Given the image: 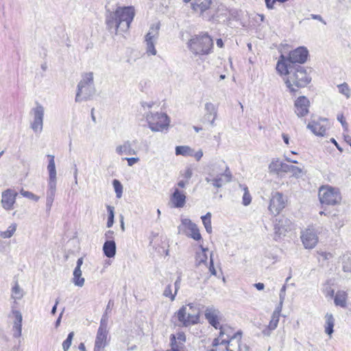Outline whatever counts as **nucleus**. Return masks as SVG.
<instances>
[{"label": "nucleus", "instance_id": "1", "mask_svg": "<svg viewBox=\"0 0 351 351\" xmlns=\"http://www.w3.org/2000/svg\"><path fill=\"white\" fill-rule=\"evenodd\" d=\"M135 12L132 6L119 7L114 12L107 10L106 14V23L108 28L118 32H126L132 23Z\"/></svg>", "mask_w": 351, "mask_h": 351}, {"label": "nucleus", "instance_id": "2", "mask_svg": "<svg viewBox=\"0 0 351 351\" xmlns=\"http://www.w3.org/2000/svg\"><path fill=\"white\" fill-rule=\"evenodd\" d=\"M241 331L234 332L231 327L224 325L220 327L219 334L212 345L213 347L224 346L227 351H241Z\"/></svg>", "mask_w": 351, "mask_h": 351}, {"label": "nucleus", "instance_id": "3", "mask_svg": "<svg viewBox=\"0 0 351 351\" xmlns=\"http://www.w3.org/2000/svg\"><path fill=\"white\" fill-rule=\"evenodd\" d=\"M311 70L300 65H295L290 75L285 80L286 86L291 93H295L296 88H304L311 81Z\"/></svg>", "mask_w": 351, "mask_h": 351}, {"label": "nucleus", "instance_id": "4", "mask_svg": "<svg viewBox=\"0 0 351 351\" xmlns=\"http://www.w3.org/2000/svg\"><path fill=\"white\" fill-rule=\"evenodd\" d=\"M199 308L193 303H189L182 306L176 313L179 325L189 326L196 324L199 320Z\"/></svg>", "mask_w": 351, "mask_h": 351}, {"label": "nucleus", "instance_id": "5", "mask_svg": "<svg viewBox=\"0 0 351 351\" xmlns=\"http://www.w3.org/2000/svg\"><path fill=\"white\" fill-rule=\"evenodd\" d=\"M95 92L93 73H85L82 75V79L77 84L75 101L88 100L95 94Z\"/></svg>", "mask_w": 351, "mask_h": 351}, {"label": "nucleus", "instance_id": "6", "mask_svg": "<svg viewBox=\"0 0 351 351\" xmlns=\"http://www.w3.org/2000/svg\"><path fill=\"white\" fill-rule=\"evenodd\" d=\"M189 49L195 55L208 54L213 46V39L207 34L195 36L188 43Z\"/></svg>", "mask_w": 351, "mask_h": 351}, {"label": "nucleus", "instance_id": "7", "mask_svg": "<svg viewBox=\"0 0 351 351\" xmlns=\"http://www.w3.org/2000/svg\"><path fill=\"white\" fill-rule=\"evenodd\" d=\"M146 119L149 128L153 132L162 131L167 129L169 124L167 115L162 112H150L147 114Z\"/></svg>", "mask_w": 351, "mask_h": 351}, {"label": "nucleus", "instance_id": "8", "mask_svg": "<svg viewBox=\"0 0 351 351\" xmlns=\"http://www.w3.org/2000/svg\"><path fill=\"white\" fill-rule=\"evenodd\" d=\"M319 198L322 204L335 205L341 202V197L337 189L332 186H322L319 191Z\"/></svg>", "mask_w": 351, "mask_h": 351}, {"label": "nucleus", "instance_id": "9", "mask_svg": "<svg viewBox=\"0 0 351 351\" xmlns=\"http://www.w3.org/2000/svg\"><path fill=\"white\" fill-rule=\"evenodd\" d=\"M108 317L106 315H103L100 320V325L97 330L94 351H104L107 346V337H108Z\"/></svg>", "mask_w": 351, "mask_h": 351}, {"label": "nucleus", "instance_id": "10", "mask_svg": "<svg viewBox=\"0 0 351 351\" xmlns=\"http://www.w3.org/2000/svg\"><path fill=\"white\" fill-rule=\"evenodd\" d=\"M30 113L33 117V121L31 123V128L35 132H41L43 128L45 114L44 107L41 104L36 103V107L32 109Z\"/></svg>", "mask_w": 351, "mask_h": 351}, {"label": "nucleus", "instance_id": "11", "mask_svg": "<svg viewBox=\"0 0 351 351\" xmlns=\"http://www.w3.org/2000/svg\"><path fill=\"white\" fill-rule=\"evenodd\" d=\"M160 24L152 25L148 33L145 36V43L147 45L146 52L148 55L155 56L157 53L154 47V43L158 39L159 35Z\"/></svg>", "mask_w": 351, "mask_h": 351}, {"label": "nucleus", "instance_id": "12", "mask_svg": "<svg viewBox=\"0 0 351 351\" xmlns=\"http://www.w3.org/2000/svg\"><path fill=\"white\" fill-rule=\"evenodd\" d=\"M285 207V200L280 192H273L269 201L268 209L274 215H278Z\"/></svg>", "mask_w": 351, "mask_h": 351}, {"label": "nucleus", "instance_id": "13", "mask_svg": "<svg viewBox=\"0 0 351 351\" xmlns=\"http://www.w3.org/2000/svg\"><path fill=\"white\" fill-rule=\"evenodd\" d=\"M300 238L306 249L314 248L318 242L317 231L313 228L302 231Z\"/></svg>", "mask_w": 351, "mask_h": 351}, {"label": "nucleus", "instance_id": "14", "mask_svg": "<svg viewBox=\"0 0 351 351\" xmlns=\"http://www.w3.org/2000/svg\"><path fill=\"white\" fill-rule=\"evenodd\" d=\"M182 228L187 229L188 232H186V234L195 241L202 239V236L199 233V230L195 223L191 221L189 219H184L182 220V224L178 227L179 232H180Z\"/></svg>", "mask_w": 351, "mask_h": 351}, {"label": "nucleus", "instance_id": "15", "mask_svg": "<svg viewBox=\"0 0 351 351\" xmlns=\"http://www.w3.org/2000/svg\"><path fill=\"white\" fill-rule=\"evenodd\" d=\"M291 227L292 222L289 219L284 216L279 217L274 225L275 239L277 240V237L279 238L281 235L291 230Z\"/></svg>", "mask_w": 351, "mask_h": 351}, {"label": "nucleus", "instance_id": "16", "mask_svg": "<svg viewBox=\"0 0 351 351\" xmlns=\"http://www.w3.org/2000/svg\"><path fill=\"white\" fill-rule=\"evenodd\" d=\"M17 195L18 193L14 190L10 189L3 191L1 201L2 207L6 210L13 209Z\"/></svg>", "mask_w": 351, "mask_h": 351}, {"label": "nucleus", "instance_id": "17", "mask_svg": "<svg viewBox=\"0 0 351 351\" xmlns=\"http://www.w3.org/2000/svg\"><path fill=\"white\" fill-rule=\"evenodd\" d=\"M326 122V119H311L307 125V128L309 129L315 135L323 136L325 134L326 126L324 123Z\"/></svg>", "mask_w": 351, "mask_h": 351}, {"label": "nucleus", "instance_id": "18", "mask_svg": "<svg viewBox=\"0 0 351 351\" xmlns=\"http://www.w3.org/2000/svg\"><path fill=\"white\" fill-rule=\"evenodd\" d=\"M310 101L305 96H300L294 102L295 113L298 117H303L308 112Z\"/></svg>", "mask_w": 351, "mask_h": 351}, {"label": "nucleus", "instance_id": "19", "mask_svg": "<svg viewBox=\"0 0 351 351\" xmlns=\"http://www.w3.org/2000/svg\"><path fill=\"white\" fill-rule=\"evenodd\" d=\"M308 55V51L306 48L300 47L291 51L289 54L288 58L293 65L295 63L303 64L306 61Z\"/></svg>", "mask_w": 351, "mask_h": 351}, {"label": "nucleus", "instance_id": "20", "mask_svg": "<svg viewBox=\"0 0 351 351\" xmlns=\"http://www.w3.org/2000/svg\"><path fill=\"white\" fill-rule=\"evenodd\" d=\"M205 317L208 323L216 329L218 328L220 329V327L222 326L219 323V320L221 319V313L218 309L214 308L213 306H208L206 308Z\"/></svg>", "mask_w": 351, "mask_h": 351}, {"label": "nucleus", "instance_id": "21", "mask_svg": "<svg viewBox=\"0 0 351 351\" xmlns=\"http://www.w3.org/2000/svg\"><path fill=\"white\" fill-rule=\"evenodd\" d=\"M205 180L207 183L211 184L215 187L220 188L224 184L231 181V173L228 169V167H226L224 173L220 174V176H218L215 178H206Z\"/></svg>", "mask_w": 351, "mask_h": 351}, {"label": "nucleus", "instance_id": "22", "mask_svg": "<svg viewBox=\"0 0 351 351\" xmlns=\"http://www.w3.org/2000/svg\"><path fill=\"white\" fill-rule=\"evenodd\" d=\"M295 65H293L288 58H285L283 55L280 56L277 65L276 70L280 75H290V72L292 71Z\"/></svg>", "mask_w": 351, "mask_h": 351}, {"label": "nucleus", "instance_id": "23", "mask_svg": "<svg viewBox=\"0 0 351 351\" xmlns=\"http://www.w3.org/2000/svg\"><path fill=\"white\" fill-rule=\"evenodd\" d=\"M135 141H125L123 143L117 145L115 148L116 153L119 155H136L137 151L132 148V144Z\"/></svg>", "mask_w": 351, "mask_h": 351}, {"label": "nucleus", "instance_id": "24", "mask_svg": "<svg viewBox=\"0 0 351 351\" xmlns=\"http://www.w3.org/2000/svg\"><path fill=\"white\" fill-rule=\"evenodd\" d=\"M170 200L175 208H182L186 203L185 193L180 191L178 189H175Z\"/></svg>", "mask_w": 351, "mask_h": 351}, {"label": "nucleus", "instance_id": "25", "mask_svg": "<svg viewBox=\"0 0 351 351\" xmlns=\"http://www.w3.org/2000/svg\"><path fill=\"white\" fill-rule=\"evenodd\" d=\"M56 193V182H48V188L46 195V207L49 211L51 208Z\"/></svg>", "mask_w": 351, "mask_h": 351}, {"label": "nucleus", "instance_id": "26", "mask_svg": "<svg viewBox=\"0 0 351 351\" xmlns=\"http://www.w3.org/2000/svg\"><path fill=\"white\" fill-rule=\"evenodd\" d=\"M206 114L204 119L208 121L211 126H215V121L217 118V111L215 105L210 102H207L205 104Z\"/></svg>", "mask_w": 351, "mask_h": 351}, {"label": "nucleus", "instance_id": "27", "mask_svg": "<svg viewBox=\"0 0 351 351\" xmlns=\"http://www.w3.org/2000/svg\"><path fill=\"white\" fill-rule=\"evenodd\" d=\"M213 0H196L191 3L192 9L195 11L200 10L202 13L210 8Z\"/></svg>", "mask_w": 351, "mask_h": 351}, {"label": "nucleus", "instance_id": "28", "mask_svg": "<svg viewBox=\"0 0 351 351\" xmlns=\"http://www.w3.org/2000/svg\"><path fill=\"white\" fill-rule=\"evenodd\" d=\"M48 158H49V164L47 165V170L49 172V180L48 182H56V164L54 161V156L48 155Z\"/></svg>", "mask_w": 351, "mask_h": 351}, {"label": "nucleus", "instance_id": "29", "mask_svg": "<svg viewBox=\"0 0 351 351\" xmlns=\"http://www.w3.org/2000/svg\"><path fill=\"white\" fill-rule=\"evenodd\" d=\"M104 254L108 258H112L116 254V243L114 241H106L103 245Z\"/></svg>", "mask_w": 351, "mask_h": 351}, {"label": "nucleus", "instance_id": "30", "mask_svg": "<svg viewBox=\"0 0 351 351\" xmlns=\"http://www.w3.org/2000/svg\"><path fill=\"white\" fill-rule=\"evenodd\" d=\"M199 248L201 250L197 252L195 255V263L197 265H200L202 263L206 264L208 259L206 252L208 251V249L204 247L202 245H200Z\"/></svg>", "mask_w": 351, "mask_h": 351}, {"label": "nucleus", "instance_id": "31", "mask_svg": "<svg viewBox=\"0 0 351 351\" xmlns=\"http://www.w3.org/2000/svg\"><path fill=\"white\" fill-rule=\"evenodd\" d=\"M348 293L344 291H338L335 296L334 302L335 305L341 307L346 306Z\"/></svg>", "mask_w": 351, "mask_h": 351}, {"label": "nucleus", "instance_id": "32", "mask_svg": "<svg viewBox=\"0 0 351 351\" xmlns=\"http://www.w3.org/2000/svg\"><path fill=\"white\" fill-rule=\"evenodd\" d=\"M335 325V319L332 314L326 313L325 315V332L330 337L333 333V327Z\"/></svg>", "mask_w": 351, "mask_h": 351}, {"label": "nucleus", "instance_id": "33", "mask_svg": "<svg viewBox=\"0 0 351 351\" xmlns=\"http://www.w3.org/2000/svg\"><path fill=\"white\" fill-rule=\"evenodd\" d=\"M281 311H282V308L280 306H277L276 308L275 309V311L272 313L271 319L268 326L273 330L277 328L278 324L279 322Z\"/></svg>", "mask_w": 351, "mask_h": 351}, {"label": "nucleus", "instance_id": "34", "mask_svg": "<svg viewBox=\"0 0 351 351\" xmlns=\"http://www.w3.org/2000/svg\"><path fill=\"white\" fill-rule=\"evenodd\" d=\"M282 172H289L292 173L293 176L299 178L302 174V169L298 167L285 163Z\"/></svg>", "mask_w": 351, "mask_h": 351}, {"label": "nucleus", "instance_id": "35", "mask_svg": "<svg viewBox=\"0 0 351 351\" xmlns=\"http://www.w3.org/2000/svg\"><path fill=\"white\" fill-rule=\"evenodd\" d=\"M85 280L83 277H82V270L81 269L75 268L73 271V284L79 287H82L84 285Z\"/></svg>", "mask_w": 351, "mask_h": 351}, {"label": "nucleus", "instance_id": "36", "mask_svg": "<svg viewBox=\"0 0 351 351\" xmlns=\"http://www.w3.org/2000/svg\"><path fill=\"white\" fill-rule=\"evenodd\" d=\"M284 165L279 159H274L269 165V171L276 173L282 172Z\"/></svg>", "mask_w": 351, "mask_h": 351}, {"label": "nucleus", "instance_id": "37", "mask_svg": "<svg viewBox=\"0 0 351 351\" xmlns=\"http://www.w3.org/2000/svg\"><path fill=\"white\" fill-rule=\"evenodd\" d=\"M211 216V213L208 212L201 217L204 228L209 234L212 232Z\"/></svg>", "mask_w": 351, "mask_h": 351}, {"label": "nucleus", "instance_id": "38", "mask_svg": "<svg viewBox=\"0 0 351 351\" xmlns=\"http://www.w3.org/2000/svg\"><path fill=\"white\" fill-rule=\"evenodd\" d=\"M17 228L16 223H12L5 231L0 232V236L3 239H9L13 236Z\"/></svg>", "mask_w": 351, "mask_h": 351}, {"label": "nucleus", "instance_id": "39", "mask_svg": "<svg viewBox=\"0 0 351 351\" xmlns=\"http://www.w3.org/2000/svg\"><path fill=\"white\" fill-rule=\"evenodd\" d=\"M170 340L171 348L166 351H183V344H180L179 342L176 341L175 335H171Z\"/></svg>", "mask_w": 351, "mask_h": 351}, {"label": "nucleus", "instance_id": "40", "mask_svg": "<svg viewBox=\"0 0 351 351\" xmlns=\"http://www.w3.org/2000/svg\"><path fill=\"white\" fill-rule=\"evenodd\" d=\"M343 269L351 272V254H345L343 257Z\"/></svg>", "mask_w": 351, "mask_h": 351}, {"label": "nucleus", "instance_id": "41", "mask_svg": "<svg viewBox=\"0 0 351 351\" xmlns=\"http://www.w3.org/2000/svg\"><path fill=\"white\" fill-rule=\"evenodd\" d=\"M176 154L182 156H191V149L188 146H177L176 147Z\"/></svg>", "mask_w": 351, "mask_h": 351}, {"label": "nucleus", "instance_id": "42", "mask_svg": "<svg viewBox=\"0 0 351 351\" xmlns=\"http://www.w3.org/2000/svg\"><path fill=\"white\" fill-rule=\"evenodd\" d=\"M12 297L15 300H21L23 296V290L20 288L18 284H16L12 289Z\"/></svg>", "mask_w": 351, "mask_h": 351}, {"label": "nucleus", "instance_id": "43", "mask_svg": "<svg viewBox=\"0 0 351 351\" xmlns=\"http://www.w3.org/2000/svg\"><path fill=\"white\" fill-rule=\"evenodd\" d=\"M112 184L114 189L116 196L117 198H121L123 193V186L118 180H114Z\"/></svg>", "mask_w": 351, "mask_h": 351}, {"label": "nucleus", "instance_id": "44", "mask_svg": "<svg viewBox=\"0 0 351 351\" xmlns=\"http://www.w3.org/2000/svg\"><path fill=\"white\" fill-rule=\"evenodd\" d=\"M73 336H74V332H71L68 335L67 338L63 341L62 348H63L64 351H68L69 349L70 348L71 343H72V340H73Z\"/></svg>", "mask_w": 351, "mask_h": 351}, {"label": "nucleus", "instance_id": "45", "mask_svg": "<svg viewBox=\"0 0 351 351\" xmlns=\"http://www.w3.org/2000/svg\"><path fill=\"white\" fill-rule=\"evenodd\" d=\"M339 92L345 95L346 98L350 97V89L346 83H343L338 86Z\"/></svg>", "mask_w": 351, "mask_h": 351}, {"label": "nucleus", "instance_id": "46", "mask_svg": "<svg viewBox=\"0 0 351 351\" xmlns=\"http://www.w3.org/2000/svg\"><path fill=\"white\" fill-rule=\"evenodd\" d=\"M107 210H108V221H107V227L108 228H110V227L112 226V225L114 223V207L113 206H107Z\"/></svg>", "mask_w": 351, "mask_h": 351}, {"label": "nucleus", "instance_id": "47", "mask_svg": "<svg viewBox=\"0 0 351 351\" xmlns=\"http://www.w3.org/2000/svg\"><path fill=\"white\" fill-rule=\"evenodd\" d=\"M20 193L23 197H27L29 199L34 200V202H38L39 199L38 196H37L36 195L34 194L33 193H32L30 191H25V190L22 189L20 191Z\"/></svg>", "mask_w": 351, "mask_h": 351}, {"label": "nucleus", "instance_id": "48", "mask_svg": "<svg viewBox=\"0 0 351 351\" xmlns=\"http://www.w3.org/2000/svg\"><path fill=\"white\" fill-rule=\"evenodd\" d=\"M163 295L169 298L171 301H173L175 300L176 293L174 292V293H172L171 291V286L170 285H167L163 292Z\"/></svg>", "mask_w": 351, "mask_h": 351}, {"label": "nucleus", "instance_id": "49", "mask_svg": "<svg viewBox=\"0 0 351 351\" xmlns=\"http://www.w3.org/2000/svg\"><path fill=\"white\" fill-rule=\"evenodd\" d=\"M12 313L15 317V321L14 322V325L22 326V315L20 311L17 310L12 311Z\"/></svg>", "mask_w": 351, "mask_h": 351}, {"label": "nucleus", "instance_id": "50", "mask_svg": "<svg viewBox=\"0 0 351 351\" xmlns=\"http://www.w3.org/2000/svg\"><path fill=\"white\" fill-rule=\"evenodd\" d=\"M244 191L245 192L243 196V204L244 206H247L250 204L252 198L247 187L244 188Z\"/></svg>", "mask_w": 351, "mask_h": 351}, {"label": "nucleus", "instance_id": "51", "mask_svg": "<svg viewBox=\"0 0 351 351\" xmlns=\"http://www.w3.org/2000/svg\"><path fill=\"white\" fill-rule=\"evenodd\" d=\"M286 287H287L285 285L282 286V287L280 289V295H279L280 301H279V304L278 306H280L281 308H282V304H283V302H284V300L285 298Z\"/></svg>", "mask_w": 351, "mask_h": 351}, {"label": "nucleus", "instance_id": "52", "mask_svg": "<svg viewBox=\"0 0 351 351\" xmlns=\"http://www.w3.org/2000/svg\"><path fill=\"white\" fill-rule=\"evenodd\" d=\"M13 336L16 338L21 336L22 333V326L13 325Z\"/></svg>", "mask_w": 351, "mask_h": 351}, {"label": "nucleus", "instance_id": "53", "mask_svg": "<svg viewBox=\"0 0 351 351\" xmlns=\"http://www.w3.org/2000/svg\"><path fill=\"white\" fill-rule=\"evenodd\" d=\"M176 336V341L179 342L180 344H184L186 341V336L184 332H178Z\"/></svg>", "mask_w": 351, "mask_h": 351}, {"label": "nucleus", "instance_id": "54", "mask_svg": "<svg viewBox=\"0 0 351 351\" xmlns=\"http://www.w3.org/2000/svg\"><path fill=\"white\" fill-rule=\"evenodd\" d=\"M209 271L212 275L216 276L217 271L214 267L213 258V253L210 254V264H209Z\"/></svg>", "mask_w": 351, "mask_h": 351}, {"label": "nucleus", "instance_id": "55", "mask_svg": "<svg viewBox=\"0 0 351 351\" xmlns=\"http://www.w3.org/2000/svg\"><path fill=\"white\" fill-rule=\"evenodd\" d=\"M125 160L128 162V165L130 167L133 166L134 164L137 163L139 161V158L132 157V158H125Z\"/></svg>", "mask_w": 351, "mask_h": 351}, {"label": "nucleus", "instance_id": "56", "mask_svg": "<svg viewBox=\"0 0 351 351\" xmlns=\"http://www.w3.org/2000/svg\"><path fill=\"white\" fill-rule=\"evenodd\" d=\"M337 120L341 123V125L346 129L348 130V123L345 120V118L342 114H338Z\"/></svg>", "mask_w": 351, "mask_h": 351}, {"label": "nucleus", "instance_id": "57", "mask_svg": "<svg viewBox=\"0 0 351 351\" xmlns=\"http://www.w3.org/2000/svg\"><path fill=\"white\" fill-rule=\"evenodd\" d=\"M265 1L266 7L269 10H272L274 8V4L278 1V0H265Z\"/></svg>", "mask_w": 351, "mask_h": 351}, {"label": "nucleus", "instance_id": "58", "mask_svg": "<svg viewBox=\"0 0 351 351\" xmlns=\"http://www.w3.org/2000/svg\"><path fill=\"white\" fill-rule=\"evenodd\" d=\"M272 330H273L271 329L269 326H265V328L262 330V335L264 337H269L271 335Z\"/></svg>", "mask_w": 351, "mask_h": 351}, {"label": "nucleus", "instance_id": "59", "mask_svg": "<svg viewBox=\"0 0 351 351\" xmlns=\"http://www.w3.org/2000/svg\"><path fill=\"white\" fill-rule=\"evenodd\" d=\"M311 18L313 19H315V20H317V21L322 22V23H324V25L326 24V21L324 20L322 16L319 14H311Z\"/></svg>", "mask_w": 351, "mask_h": 351}, {"label": "nucleus", "instance_id": "60", "mask_svg": "<svg viewBox=\"0 0 351 351\" xmlns=\"http://www.w3.org/2000/svg\"><path fill=\"white\" fill-rule=\"evenodd\" d=\"M192 175H193V171H192V169L190 168H187L185 170L184 173L183 174L184 177L187 180H189L191 178Z\"/></svg>", "mask_w": 351, "mask_h": 351}, {"label": "nucleus", "instance_id": "61", "mask_svg": "<svg viewBox=\"0 0 351 351\" xmlns=\"http://www.w3.org/2000/svg\"><path fill=\"white\" fill-rule=\"evenodd\" d=\"M174 285H175V292L177 294L178 290L179 289L180 285V278H178L176 280Z\"/></svg>", "mask_w": 351, "mask_h": 351}, {"label": "nucleus", "instance_id": "62", "mask_svg": "<svg viewBox=\"0 0 351 351\" xmlns=\"http://www.w3.org/2000/svg\"><path fill=\"white\" fill-rule=\"evenodd\" d=\"M254 287L259 291L264 289L265 285L263 283L258 282L254 284Z\"/></svg>", "mask_w": 351, "mask_h": 351}, {"label": "nucleus", "instance_id": "63", "mask_svg": "<svg viewBox=\"0 0 351 351\" xmlns=\"http://www.w3.org/2000/svg\"><path fill=\"white\" fill-rule=\"evenodd\" d=\"M202 156H203V152L202 150L198 151L195 154V157L197 160H199L201 159V158L202 157Z\"/></svg>", "mask_w": 351, "mask_h": 351}, {"label": "nucleus", "instance_id": "64", "mask_svg": "<svg viewBox=\"0 0 351 351\" xmlns=\"http://www.w3.org/2000/svg\"><path fill=\"white\" fill-rule=\"evenodd\" d=\"M321 256L324 258V259H329L330 258L332 257V254L330 253H327V252H322L321 254Z\"/></svg>", "mask_w": 351, "mask_h": 351}]
</instances>
